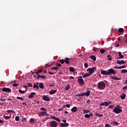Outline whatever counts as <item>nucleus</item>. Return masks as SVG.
Returning <instances> with one entry per match:
<instances>
[{
    "mask_svg": "<svg viewBox=\"0 0 127 127\" xmlns=\"http://www.w3.org/2000/svg\"><path fill=\"white\" fill-rule=\"evenodd\" d=\"M93 50V51H97V49L95 47H94Z\"/></svg>",
    "mask_w": 127,
    "mask_h": 127,
    "instance_id": "0e129e2a",
    "label": "nucleus"
},
{
    "mask_svg": "<svg viewBox=\"0 0 127 127\" xmlns=\"http://www.w3.org/2000/svg\"><path fill=\"white\" fill-rule=\"evenodd\" d=\"M70 60V58H66L64 60L65 63H66V64H70V62H69V61Z\"/></svg>",
    "mask_w": 127,
    "mask_h": 127,
    "instance_id": "dca6fc26",
    "label": "nucleus"
},
{
    "mask_svg": "<svg viewBox=\"0 0 127 127\" xmlns=\"http://www.w3.org/2000/svg\"><path fill=\"white\" fill-rule=\"evenodd\" d=\"M90 93H91V91L87 90L86 91V93H85V96H86V97H89V96H90Z\"/></svg>",
    "mask_w": 127,
    "mask_h": 127,
    "instance_id": "6ab92c4d",
    "label": "nucleus"
},
{
    "mask_svg": "<svg viewBox=\"0 0 127 127\" xmlns=\"http://www.w3.org/2000/svg\"><path fill=\"white\" fill-rule=\"evenodd\" d=\"M58 69H59V67H53L52 68V70H56V71Z\"/></svg>",
    "mask_w": 127,
    "mask_h": 127,
    "instance_id": "de8ad7c7",
    "label": "nucleus"
},
{
    "mask_svg": "<svg viewBox=\"0 0 127 127\" xmlns=\"http://www.w3.org/2000/svg\"><path fill=\"white\" fill-rule=\"evenodd\" d=\"M27 86L29 88L30 87H32V84H31V83L30 82H29Z\"/></svg>",
    "mask_w": 127,
    "mask_h": 127,
    "instance_id": "09e8293b",
    "label": "nucleus"
},
{
    "mask_svg": "<svg viewBox=\"0 0 127 127\" xmlns=\"http://www.w3.org/2000/svg\"><path fill=\"white\" fill-rule=\"evenodd\" d=\"M62 122L64 123H60L61 127H69V124L66 123H67V121H66V120H62Z\"/></svg>",
    "mask_w": 127,
    "mask_h": 127,
    "instance_id": "20e7f679",
    "label": "nucleus"
},
{
    "mask_svg": "<svg viewBox=\"0 0 127 127\" xmlns=\"http://www.w3.org/2000/svg\"><path fill=\"white\" fill-rule=\"evenodd\" d=\"M111 79H112V80H121L120 78L116 77H114V76L111 77Z\"/></svg>",
    "mask_w": 127,
    "mask_h": 127,
    "instance_id": "bb28decb",
    "label": "nucleus"
},
{
    "mask_svg": "<svg viewBox=\"0 0 127 127\" xmlns=\"http://www.w3.org/2000/svg\"><path fill=\"white\" fill-rule=\"evenodd\" d=\"M49 74H50V75H54L55 74V73L54 72H48Z\"/></svg>",
    "mask_w": 127,
    "mask_h": 127,
    "instance_id": "13d9d810",
    "label": "nucleus"
},
{
    "mask_svg": "<svg viewBox=\"0 0 127 127\" xmlns=\"http://www.w3.org/2000/svg\"><path fill=\"white\" fill-rule=\"evenodd\" d=\"M19 116H16L15 118V120L16 121V122H18L19 121Z\"/></svg>",
    "mask_w": 127,
    "mask_h": 127,
    "instance_id": "a19ab883",
    "label": "nucleus"
},
{
    "mask_svg": "<svg viewBox=\"0 0 127 127\" xmlns=\"http://www.w3.org/2000/svg\"><path fill=\"white\" fill-rule=\"evenodd\" d=\"M114 108H115V105H110L108 107V109H111V110H113Z\"/></svg>",
    "mask_w": 127,
    "mask_h": 127,
    "instance_id": "f704fd0d",
    "label": "nucleus"
},
{
    "mask_svg": "<svg viewBox=\"0 0 127 127\" xmlns=\"http://www.w3.org/2000/svg\"><path fill=\"white\" fill-rule=\"evenodd\" d=\"M121 98L122 100H124V99H126V94H123L121 96Z\"/></svg>",
    "mask_w": 127,
    "mask_h": 127,
    "instance_id": "c85d7f7f",
    "label": "nucleus"
},
{
    "mask_svg": "<svg viewBox=\"0 0 127 127\" xmlns=\"http://www.w3.org/2000/svg\"><path fill=\"white\" fill-rule=\"evenodd\" d=\"M88 113H90L89 110H83V114H88Z\"/></svg>",
    "mask_w": 127,
    "mask_h": 127,
    "instance_id": "c9c22d12",
    "label": "nucleus"
},
{
    "mask_svg": "<svg viewBox=\"0 0 127 127\" xmlns=\"http://www.w3.org/2000/svg\"><path fill=\"white\" fill-rule=\"evenodd\" d=\"M124 68H126V65L119 66V69H123Z\"/></svg>",
    "mask_w": 127,
    "mask_h": 127,
    "instance_id": "5fc2aeb1",
    "label": "nucleus"
},
{
    "mask_svg": "<svg viewBox=\"0 0 127 127\" xmlns=\"http://www.w3.org/2000/svg\"><path fill=\"white\" fill-rule=\"evenodd\" d=\"M77 97H83L85 96V93L83 92L81 94H78L76 95Z\"/></svg>",
    "mask_w": 127,
    "mask_h": 127,
    "instance_id": "5701e85b",
    "label": "nucleus"
},
{
    "mask_svg": "<svg viewBox=\"0 0 127 127\" xmlns=\"http://www.w3.org/2000/svg\"><path fill=\"white\" fill-rule=\"evenodd\" d=\"M100 107H101V106H106V102H104L101 104H100Z\"/></svg>",
    "mask_w": 127,
    "mask_h": 127,
    "instance_id": "3c124183",
    "label": "nucleus"
},
{
    "mask_svg": "<svg viewBox=\"0 0 127 127\" xmlns=\"http://www.w3.org/2000/svg\"><path fill=\"white\" fill-rule=\"evenodd\" d=\"M29 123H30L31 124H34V123H35V121L34 120V119L33 118L30 119L29 120Z\"/></svg>",
    "mask_w": 127,
    "mask_h": 127,
    "instance_id": "b1692460",
    "label": "nucleus"
},
{
    "mask_svg": "<svg viewBox=\"0 0 127 127\" xmlns=\"http://www.w3.org/2000/svg\"><path fill=\"white\" fill-rule=\"evenodd\" d=\"M101 74L102 75H109L108 71L107 70H104V69H101L100 71Z\"/></svg>",
    "mask_w": 127,
    "mask_h": 127,
    "instance_id": "1a4fd4ad",
    "label": "nucleus"
},
{
    "mask_svg": "<svg viewBox=\"0 0 127 127\" xmlns=\"http://www.w3.org/2000/svg\"><path fill=\"white\" fill-rule=\"evenodd\" d=\"M38 116L39 117H44V116H46V117H48L49 114L47 113V111H41L39 113Z\"/></svg>",
    "mask_w": 127,
    "mask_h": 127,
    "instance_id": "7ed1b4c3",
    "label": "nucleus"
},
{
    "mask_svg": "<svg viewBox=\"0 0 127 127\" xmlns=\"http://www.w3.org/2000/svg\"><path fill=\"white\" fill-rule=\"evenodd\" d=\"M100 53L103 54L104 52H106V50L102 49L100 51Z\"/></svg>",
    "mask_w": 127,
    "mask_h": 127,
    "instance_id": "603ef678",
    "label": "nucleus"
},
{
    "mask_svg": "<svg viewBox=\"0 0 127 127\" xmlns=\"http://www.w3.org/2000/svg\"><path fill=\"white\" fill-rule=\"evenodd\" d=\"M80 78H78L77 80V81L78 82L79 85H81V86L84 85V80H83V76H80Z\"/></svg>",
    "mask_w": 127,
    "mask_h": 127,
    "instance_id": "6e6552de",
    "label": "nucleus"
},
{
    "mask_svg": "<svg viewBox=\"0 0 127 127\" xmlns=\"http://www.w3.org/2000/svg\"><path fill=\"white\" fill-rule=\"evenodd\" d=\"M0 101H1L2 102H5V99H0Z\"/></svg>",
    "mask_w": 127,
    "mask_h": 127,
    "instance_id": "e2e57ef3",
    "label": "nucleus"
},
{
    "mask_svg": "<svg viewBox=\"0 0 127 127\" xmlns=\"http://www.w3.org/2000/svg\"><path fill=\"white\" fill-rule=\"evenodd\" d=\"M40 78H41V79H45L46 76L44 75H40Z\"/></svg>",
    "mask_w": 127,
    "mask_h": 127,
    "instance_id": "8fccbe9b",
    "label": "nucleus"
},
{
    "mask_svg": "<svg viewBox=\"0 0 127 127\" xmlns=\"http://www.w3.org/2000/svg\"><path fill=\"white\" fill-rule=\"evenodd\" d=\"M51 118L53 120H55V121H56L57 122H58L59 123H60L61 122V120H60L59 118H58L55 116H51Z\"/></svg>",
    "mask_w": 127,
    "mask_h": 127,
    "instance_id": "9d476101",
    "label": "nucleus"
},
{
    "mask_svg": "<svg viewBox=\"0 0 127 127\" xmlns=\"http://www.w3.org/2000/svg\"><path fill=\"white\" fill-rule=\"evenodd\" d=\"M117 64H126V62L124 60H117L116 62Z\"/></svg>",
    "mask_w": 127,
    "mask_h": 127,
    "instance_id": "f8f14e48",
    "label": "nucleus"
},
{
    "mask_svg": "<svg viewBox=\"0 0 127 127\" xmlns=\"http://www.w3.org/2000/svg\"><path fill=\"white\" fill-rule=\"evenodd\" d=\"M85 118H86V119H90V115L88 114H86L84 115Z\"/></svg>",
    "mask_w": 127,
    "mask_h": 127,
    "instance_id": "c03bdc74",
    "label": "nucleus"
},
{
    "mask_svg": "<svg viewBox=\"0 0 127 127\" xmlns=\"http://www.w3.org/2000/svg\"><path fill=\"white\" fill-rule=\"evenodd\" d=\"M6 112H7V113H14V111H13V110H7Z\"/></svg>",
    "mask_w": 127,
    "mask_h": 127,
    "instance_id": "a18cd8bd",
    "label": "nucleus"
},
{
    "mask_svg": "<svg viewBox=\"0 0 127 127\" xmlns=\"http://www.w3.org/2000/svg\"><path fill=\"white\" fill-rule=\"evenodd\" d=\"M112 124H113V125H114V126H119V124L118 123V122H116V121H113V122H112Z\"/></svg>",
    "mask_w": 127,
    "mask_h": 127,
    "instance_id": "7c9ffc66",
    "label": "nucleus"
},
{
    "mask_svg": "<svg viewBox=\"0 0 127 127\" xmlns=\"http://www.w3.org/2000/svg\"><path fill=\"white\" fill-rule=\"evenodd\" d=\"M43 100H44V101H46V102H49V101H50V98L47 97L46 95H44L43 97Z\"/></svg>",
    "mask_w": 127,
    "mask_h": 127,
    "instance_id": "ddd939ff",
    "label": "nucleus"
},
{
    "mask_svg": "<svg viewBox=\"0 0 127 127\" xmlns=\"http://www.w3.org/2000/svg\"><path fill=\"white\" fill-rule=\"evenodd\" d=\"M16 99H17V100H21V101H23V100H24V98L19 97H16Z\"/></svg>",
    "mask_w": 127,
    "mask_h": 127,
    "instance_id": "58836bf2",
    "label": "nucleus"
},
{
    "mask_svg": "<svg viewBox=\"0 0 127 127\" xmlns=\"http://www.w3.org/2000/svg\"><path fill=\"white\" fill-rule=\"evenodd\" d=\"M2 91L3 92H6L7 93H10V92H11V89H10L8 88H4L2 89Z\"/></svg>",
    "mask_w": 127,
    "mask_h": 127,
    "instance_id": "9b49d317",
    "label": "nucleus"
},
{
    "mask_svg": "<svg viewBox=\"0 0 127 127\" xmlns=\"http://www.w3.org/2000/svg\"><path fill=\"white\" fill-rule=\"evenodd\" d=\"M105 127H112V126L109 124H106Z\"/></svg>",
    "mask_w": 127,
    "mask_h": 127,
    "instance_id": "4d7b16f0",
    "label": "nucleus"
},
{
    "mask_svg": "<svg viewBox=\"0 0 127 127\" xmlns=\"http://www.w3.org/2000/svg\"><path fill=\"white\" fill-rule=\"evenodd\" d=\"M39 88H40V89H44V85H43V83L42 82H40L39 83Z\"/></svg>",
    "mask_w": 127,
    "mask_h": 127,
    "instance_id": "aec40b11",
    "label": "nucleus"
},
{
    "mask_svg": "<svg viewBox=\"0 0 127 127\" xmlns=\"http://www.w3.org/2000/svg\"><path fill=\"white\" fill-rule=\"evenodd\" d=\"M4 119H5V120H9V119H10V118H11V117L9 116H6L4 115L3 117Z\"/></svg>",
    "mask_w": 127,
    "mask_h": 127,
    "instance_id": "c756f323",
    "label": "nucleus"
},
{
    "mask_svg": "<svg viewBox=\"0 0 127 127\" xmlns=\"http://www.w3.org/2000/svg\"><path fill=\"white\" fill-rule=\"evenodd\" d=\"M122 74H125V73H127V69H123L121 70Z\"/></svg>",
    "mask_w": 127,
    "mask_h": 127,
    "instance_id": "e433bc0d",
    "label": "nucleus"
},
{
    "mask_svg": "<svg viewBox=\"0 0 127 127\" xmlns=\"http://www.w3.org/2000/svg\"><path fill=\"white\" fill-rule=\"evenodd\" d=\"M96 116L97 117H99V118H101L102 117H103V114H98V113H96Z\"/></svg>",
    "mask_w": 127,
    "mask_h": 127,
    "instance_id": "37998d69",
    "label": "nucleus"
},
{
    "mask_svg": "<svg viewBox=\"0 0 127 127\" xmlns=\"http://www.w3.org/2000/svg\"><path fill=\"white\" fill-rule=\"evenodd\" d=\"M33 88L34 89H37V90H39V86L36 85V84L35 83H34Z\"/></svg>",
    "mask_w": 127,
    "mask_h": 127,
    "instance_id": "4be33fe9",
    "label": "nucleus"
},
{
    "mask_svg": "<svg viewBox=\"0 0 127 127\" xmlns=\"http://www.w3.org/2000/svg\"><path fill=\"white\" fill-rule=\"evenodd\" d=\"M18 92L20 94H25V91H22L21 90H19Z\"/></svg>",
    "mask_w": 127,
    "mask_h": 127,
    "instance_id": "4c0bfd02",
    "label": "nucleus"
},
{
    "mask_svg": "<svg viewBox=\"0 0 127 127\" xmlns=\"http://www.w3.org/2000/svg\"><path fill=\"white\" fill-rule=\"evenodd\" d=\"M61 111H63V108H61L59 109V112H61Z\"/></svg>",
    "mask_w": 127,
    "mask_h": 127,
    "instance_id": "338daca9",
    "label": "nucleus"
},
{
    "mask_svg": "<svg viewBox=\"0 0 127 127\" xmlns=\"http://www.w3.org/2000/svg\"><path fill=\"white\" fill-rule=\"evenodd\" d=\"M59 63H61V64H64V60H59Z\"/></svg>",
    "mask_w": 127,
    "mask_h": 127,
    "instance_id": "473e14b6",
    "label": "nucleus"
},
{
    "mask_svg": "<svg viewBox=\"0 0 127 127\" xmlns=\"http://www.w3.org/2000/svg\"><path fill=\"white\" fill-rule=\"evenodd\" d=\"M69 71L70 72H74L75 71V69H74V68L73 67H69Z\"/></svg>",
    "mask_w": 127,
    "mask_h": 127,
    "instance_id": "72a5a7b5",
    "label": "nucleus"
},
{
    "mask_svg": "<svg viewBox=\"0 0 127 127\" xmlns=\"http://www.w3.org/2000/svg\"><path fill=\"white\" fill-rule=\"evenodd\" d=\"M91 75H92V74H90V73H85V74L83 76V78H86V77H89V76H91Z\"/></svg>",
    "mask_w": 127,
    "mask_h": 127,
    "instance_id": "a878e982",
    "label": "nucleus"
},
{
    "mask_svg": "<svg viewBox=\"0 0 127 127\" xmlns=\"http://www.w3.org/2000/svg\"><path fill=\"white\" fill-rule=\"evenodd\" d=\"M127 86H124L123 88V90H127Z\"/></svg>",
    "mask_w": 127,
    "mask_h": 127,
    "instance_id": "052dcab7",
    "label": "nucleus"
},
{
    "mask_svg": "<svg viewBox=\"0 0 127 127\" xmlns=\"http://www.w3.org/2000/svg\"><path fill=\"white\" fill-rule=\"evenodd\" d=\"M18 86V84L17 83H14L13 84V87H17Z\"/></svg>",
    "mask_w": 127,
    "mask_h": 127,
    "instance_id": "6e6d98bb",
    "label": "nucleus"
},
{
    "mask_svg": "<svg viewBox=\"0 0 127 127\" xmlns=\"http://www.w3.org/2000/svg\"><path fill=\"white\" fill-rule=\"evenodd\" d=\"M108 75H110L112 74H113V75H116V74H117V72H116V71H115V70H114V69L113 68H110L108 69Z\"/></svg>",
    "mask_w": 127,
    "mask_h": 127,
    "instance_id": "423d86ee",
    "label": "nucleus"
},
{
    "mask_svg": "<svg viewBox=\"0 0 127 127\" xmlns=\"http://www.w3.org/2000/svg\"><path fill=\"white\" fill-rule=\"evenodd\" d=\"M84 67H85V68H88V67H89V64H87V63H85Z\"/></svg>",
    "mask_w": 127,
    "mask_h": 127,
    "instance_id": "864d4df0",
    "label": "nucleus"
},
{
    "mask_svg": "<svg viewBox=\"0 0 127 127\" xmlns=\"http://www.w3.org/2000/svg\"><path fill=\"white\" fill-rule=\"evenodd\" d=\"M90 59H92V60H93V61H96V60H97V58L94 55L90 56Z\"/></svg>",
    "mask_w": 127,
    "mask_h": 127,
    "instance_id": "412c9836",
    "label": "nucleus"
},
{
    "mask_svg": "<svg viewBox=\"0 0 127 127\" xmlns=\"http://www.w3.org/2000/svg\"><path fill=\"white\" fill-rule=\"evenodd\" d=\"M114 113L115 114H121L123 112V109H122V107L120 105H117L115 108L113 109Z\"/></svg>",
    "mask_w": 127,
    "mask_h": 127,
    "instance_id": "f03ea898",
    "label": "nucleus"
},
{
    "mask_svg": "<svg viewBox=\"0 0 127 127\" xmlns=\"http://www.w3.org/2000/svg\"><path fill=\"white\" fill-rule=\"evenodd\" d=\"M124 32V29L120 28L119 29V32H120V33H122V32Z\"/></svg>",
    "mask_w": 127,
    "mask_h": 127,
    "instance_id": "79ce46f5",
    "label": "nucleus"
},
{
    "mask_svg": "<svg viewBox=\"0 0 127 127\" xmlns=\"http://www.w3.org/2000/svg\"><path fill=\"white\" fill-rule=\"evenodd\" d=\"M109 105V103L108 102H106V107H108Z\"/></svg>",
    "mask_w": 127,
    "mask_h": 127,
    "instance_id": "69168bd1",
    "label": "nucleus"
},
{
    "mask_svg": "<svg viewBox=\"0 0 127 127\" xmlns=\"http://www.w3.org/2000/svg\"><path fill=\"white\" fill-rule=\"evenodd\" d=\"M42 72H43V70L40 69L36 72V75H38V74H40V73H42Z\"/></svg>",
    "mask_w": 127,
    "mask_h": 127,
    "instance_id": "393cba45",
    "label": "nucleus"
},
{
    "mask_svg": "<svg viewBox=\"0 0 127 127\" xmlns=\"http://www.w3.org/2000/svg\"><path fill=\"white\" fill-rule=\"evenodd\" d=\"M56 66L57 67H61V66H62V64H59V63H57L56 64Z\"/></svg>",
    "mask_w": 127,
    "mask_h": 127,
    "instance_id": "ea45409f",
    "label": "nucleus"
},
{
    "mask_svg": "<svg viewBox=\"0 0 127 127\" xmlns=\"http://www.w3.org/2000/svg\"><path fill=\"white\" fill-rule=\"evenodd\" d=\"M57 92V90H52L51 91H50L49 94L50 95H54V94H55Z\"/></svg>",
    "mask_w": 127,
    "mask_h": 127,
    "instance_id": "a211bd4d",
    "label": "nucleus"
},
{
    "mask_svg": "<svg viewBox=\"0 0 127 127\" xmlns=\"http://www.w3.org/2000/svg\"><path fill=\"white\" fill-rule=\"evenodd\" d=\"M37 77H36V79H39L40 78V75L39 74H37Z\"/></svg>",
    "mask_w": 127,
    "mask_h": 127,
    "instance_id": "680f3d73",
    "label": "nucleus"
},
{
    "mask_svg": "<svg viewBox=\"0 0 127 127\" xmlns=\"http://www.w3.org/2000/svg\"><path fill=\"white\" fill-rule=\"evenodd\" d=\"M107 58L108 60H110V61L112 60V56H111V55H108L107 56Z\"/></svg>",
    "mask_w": 127,
    "mask_h": 127,
    "instance_id": "49530a36",
    "label": "nucleus"
},
{
    "mask_svg": "<svg viewBox=\"0 0 127 127\" xmlns=\"http://www.w3.org/2000/svg\"><path fill=\"white\" fill-rule=\"evenodd\" d=\"M70 89V85L67 84V85L65 87V90L68 91Z\"/></svg>",
    "mask_w": 127,
    "mask_h": 127,
    "instance_id": "cd10ccee",
    "label": "nucleus"
},
{
    "mask_svg": "<svg viewBox=\"0 0 127 127\" xmlns=\"http://www.w3.org/2000/svg\"><path fill=\"white\" fill-rule=\"evenodd\" d=\"M77 110V107L74 106L71 109V111L72 112V113H76Z\"/></svg>",
    "mask_w": 127,
    "mask_h": 127,
    "instance_id": "4468645a",
    "label": "nucleus"
},
{
    "mask_svg": "<svg viewBox=\"0 0 127 127\" xmlns=\"http://www.w3.org/2000/svg\"><path fill=\"white\" fill-rule=\"evenodd\" d=\"M65 107L66 108H70V104H66L65 105Z\"/></svg>",
    "mask_w": 127,
    "mask_h": 127,
    "instance_id": "bf43d9fd",
    "label": "nucleus"
},
{
    "mask_svg": "<svg viewBox=\"0 0 127 127\" xmlns=\"http://www.w3.org/2000/svg\"><path fill=\"white\" fill-rule=\"evenodd\" d=\"M107 102L108 103V105H111V104H112V101H109Z\"/></svg>",
    "mask_w": 127,
    "mask_h": 127,
    "instance_id": "774afa93",
    "label": "nucleus"
},
{
    "mask_svg": "<svg viewBox=\"0 0 127 127\" xmlns=\"http://www.w3.org/2000/svg\"><path fill=\"white\" fill-rule=\"evenodd\" d=\"M40 111H44V112H47V109H46L44 107H42V108H40Z\"/></svg>",
    "mask_w": 127,
    "mask_h": 127,
    "instance_id": "2f4dec72",
    "label": "nucleus"
},
{
    "mask_svg": "<svg viewBox=\"0 0 127 127\" xmlns=\"http://www.w3.org/2000/svg\"><path fill=\"white\" fill-rule=\"evenodd\" d=\"M119 58H117V59H123V58H124V55H123L122 54V52H119Z\"/></svg>",
    "mask_w": 127,
    "mask_h": 127,
    "instance_id": "2eb2a0df",
    "label": "nucleus"
},
{
    "mask_svg": "<svg viewBox=\"0 0 127 127\" xmlns=\"http://www.w3.org/2000/svg\"><path fill=\"white\" fill-rule=\"evenodd\" d=\"M96 70H97V67L96 66H94L93 67L88 68L87 71V72H89V74H93V73H94L95 71H96Z\"/></svg>",
    "mask_w": 127,
    "mask_h": 127,
    "instance_id": "39448f33",
    "label": "nucleus"
},
{
    "mask_svg": "<svg viewBox=\"0 0 127 127\" xmlns=\"http://www.w3.org/2000/svg\"><path fill=\"white\" fill-rule=\"evenodd\" d=\"M36 95V93L35 92H32L30 95H29L28 98L29 99H32L33 98V95Z\"/></svg>",
    "mask_w": 127,
    "mask_h": 127,
    "instance_id": "f3484780",
    "label": "nucleus"
},
{
    "mask_svg": "<svg viewBox=\"0 0 127 127\" xmlns=\"http://www.w3.org/2000/svg\"><path fill=\"white\" fill-rule=\"evenodd\" d=\"M97 87L99 90H105L106 89V83L104 81H100L97 84Z\"/></svg>",
    "mask_w": 127,
    "mask_h": 127,
    "instance_id": "f257e3e1",
    "label": "nucleus"
},
{
    "mask_svg": "<svg viewBox=\"0 0 127 127\" xmlns=\"http://www.w3.org/2000/svg\"><path fill=\"white\" fill-rule=\"evenodd\" d=\"M50 126L51 127H57L58 124H57V122H56V121H53L50 123Z\"/></svg>",
    "mask_w": 127,
    "mask_h": 127,
    "instance_id": "0eeeda50",
    "label": "nucleus"
}]
</instances>
